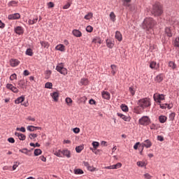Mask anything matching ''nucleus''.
<instances>
[{"label":"nucleus","instance_id":"nucleus-8","mask_svg":"<svg viewBox=\"0 0 179 179\" xmlns=\"http://www.w3.org/2000/svg\"><path fill=\"white\" fill-rule=\"evenodd\" d=\"M6 87L9 90H11V92H13V93H19V90L17 87L13 86L12 84H7Z\"/></svg>","mask_w":179,"mask_h":179},{"label":"nucleus","instance_id":"nucleus-59","mask_svg":"<svg viewBox=\"0 0 179 179\" xmlns=\"http://www.w3.org/2000/svg\"><path fill=\"white\" fill-rule=\"evenodd\" d=\"M129 90L131 94H132V96H134L135 94V90H134V88L132 87H130L129 88Z\"/></svg>","mask_w":179,"mask_h":179},{"label":"nucleus","instance_id":"nucleus-24","mask_svg":"<svg viewBox=\"0 0 179 179\" xmlns=\"http://www.w3.org/2000/svg\"><path fill=\"white\" fill-rule=\"evenodd\" d=\"M83 164L85 167H87V170H89L90 171H94V169L93 168V166H90L89 162H84Z\"/></svg>","mask_w":179,"mask_h":179},{"label":"nucleus","instance_id":"nucleus-16","mask_svg":"<svg viewBox=\"0 0 179 179\" xmlns=\"http://www.w3.org/2000/svg\"><path fill=\"white\" fill-rule=\"evenodd\" d=\"M115 37L116 40H117L119 41H122V34H121V32H120V31H117L115 32Z\"/></svg>","mask_w":179,"mask_h":179},{"label":"nucleus","instance_id":"nucleus-32","mask_svg":"<svg viewBox=\"0 0 179 179\" xmlns=\"http://www.w3.org/2000/svg\"><path fill=\"white\" fill-rule=\"evenodd\" d=\"M165 33L168 37H171L173 34H171V29L169 27L165 29Z\"/></svg>","mask_w":179,"mask_h":179},{"label":"nucleus","instance_id":"nucleus-37","mask_svg":"<svg viewBox=\"0 0 179 179\" xmlns=\"http://www.w3.org/2000/svg\"><path fill=\"white\" fill-rule=\"evenodd\" d=\"M26 55H29V57H33V50L31 48H28L25 52Z\"/></svg>","mask_w":179,"mask_h":179},{"label":"nucleus","instance_id":"nucleus-46","mask_svg":"<svg viewBox=\"0 0 179 179\" xmlns=\"http://www.w3.org/2000/svg\"><path fill=\"white\" fill-rule=\"evenodd\" d=\"M110 20H112V22H115V14L114 13V12L110 13Z\"/></svg>","mask_w":179,"mask_h":179},{"label":"nucleus","instance_id":"nucleus-50","mask_svg":"<svg viewBox=\"0 0 179 179\" xmlns=\"http://www.w3.org/2000/svg\"><path fill=\"white\" fill-rule=\"evenodd\" d=\"M72 99L67 97L66 98V103L68 104V106H71L72 105Z\"/></svg>","mask_w":179,"mask_h":179},{"label":"nucleus","instance_id":"nucleus-48","mask_svg":"<svg viewBox=\"0 0 179 179\" xmlns=\"http://www.w3.org/2000/svg\"><path fill=\"white\" fill-rule=\"evenodd\" d=\"M27 129L28 131H30V132H34V131H36V127L34 126H28Z\"/></svg>","mask_w":179,"mask_h":179},{"label":"nucleus","instance_id":"nucleus-64","mask_svg":"<svg viewBox=\"0 0 179 179\" xmlns=\"http://www.w3.org/2000/svg\"><path fill=\"white\" fill-rule=\"evenodd\" d=\"M48 8H54V3H52V2H49L48 3Z\"/></svg>","mask_w":179,"mask_h":179},{"label":"nucleus","instance_id":"nucleus-47","mask_svg":"<svg viewBox=\"0 0 179 179\" xmlns=\"http://www.w3.org/2000/svg\"><path fill=\"white\" fill-rule=\"evenodd\" d=\"M41 153H42V151L40 149H36L34 152V156H39V155H41Z\"/></svg>","mask_w":179,"mask_h":179},{"label":"nucleus","instance_id":"nucleus-2","mask_svg":"<svg viewBox=\"0 0 179 179\" xmlns=\"http://www.w3.org/2000/svg\"><path fill=\"white\" fill-rule=\"evenodd\" d=\"M151 13L154 16H162L163 15V6L160 3H155L152 6Z\"/></svg>","mask_w":179,"mask_h":179},{"label":"nucleus","instance_id":"nucleus-62","mask_svg":"<svg viewBox=\"0 0 179 179\" xmlns=\"http://www.w3.org/2000/svg\"><path fill=\"white\" fill-rule=\"evenodd\" d=\"M70 7H71V3H67L66 5H64L63 6V9H69Z\"/></svg>","mask_w":179,"mask_h":179},{"label":"nucleus","instance_id":"nucleus-28","mask_svg":"<svg viewBox=\"0 0 179 179\" xmlns=\"http://www.w3.org/2000/svg\"><path fill=\"white\" fill-rule=\"evenodd\" d=\"M110 68L112 69L111 73L114 76L115 75V73H117V66H115V64H112L110 66Z\"/></svg>","mask_w":179,"mask_h":179},{"label":"nucleus","instance_id":"nucleus-5","mask_svg":"<svg viewBox=\"0 0 179 179\" xmlns=\"http://www.w3.org/2000/svg\"><path fill=\"white\" fill-rule=\"evenodd\" d=\"M138 122L140 125H144L146 127L150 124V119L148 116H143L141 118L139 119Z\"/></svg>","mask_w":179,"mask_h":179},{"label":"nucleus","instance_id":"nucleus-35","mask_svg":"<svg viewBox=\"0 0 179 179\" xmlns=\"http://www.w3.org/2000/svg\"><path fill=\"white\" fill-rule=\"evenodd\" d=\"M38 20V17H36V18H34L33 20H29L28 23L29 24H34L37 23V21Z\"/></svg>","mask_w":179,"mask_h":179},{"label":"nucleus","instance_id":"nucleus-41","mask_svg":"<svg viewBox=\"0 0 179 179\" xmlns=\"http://www.w3.org/2000/svg\"><path fill=\"white\" fill-rule=\"evenodd\" d=\"M173 45L174 47H178V48H179V36L176 38V39L174 40Z\"/></svg>","mask_w":179,"mask_h":179},{"label":"nucleus","instance_id":"nucleus-54","mask_svg":"<svg viewBox=\"0 0 179 179\" xmlns=\"http://www.w3.org/2000/svg\"><path fill=\"white\" fill-rule=\"evenodd\" d=\"M15 79H17L16 73H13L10 76V80H15Z\"/></svg>","mask_w":179,"mask_h":179},{"label":"nucleus","instance_id":"nucleus-11","mask_svg":"<svg viewBox=\"0 0 179 179\" xmlns=\"http://www.w3.org/2000/svg\"><path fill=\"white\" fill-rule=\"evenodd\" d=\"M62 157H67V159H71V151L68 149L62 150Z\"/></svg>","mask_w":179,"mask_h":179},{"label":"nucleus","instance_id":"nucleus-52","mask_svg":"<svg viewBox=\"0 0 179 179\" xmlns=\"http://www.w3.org/2000/svg\"><path fill=\"white\" fill-rule=\"evenodd\" d=\"M174 118H176V113H171L169 115V120H170V121H174Z\"/></svg>","mask_w":179,"mask_h":179},{"label":"nucleus","instance_id":"nucleus-33","mask_svg":"<svg viewBox=\"0 0 179 179\" xmlns=\"http://www.w3.org/2000/svg\"><path fill=\"white\" fill-rule=\"evenodd\" d=\"M136 114H142L143 113V108H141V106H138L135 108Z\"/></svg>","mask_w":179,"mask_h":179},{"label":"nucleus","instance_id":"nucleus-60","mask_svg":"<svg viewBox=\"0 0 179 179\" xmlns=\"http://www.w3.org/2000/svg\"><path fill=\"white\" fill-rule=\"evenodd\" d=\"M144 178L145 179H152V176L149 173H145L144 174Z\"/></svg>","mask_w":179,"mask_h":179},{"label":"nucleus","instance_id":"nucleus-43","mask_svg":"<svg viewBox=\"0 0 179 179\" xmlns=\"http://www.w3.org/2000/svg\"><path fill=\"white\" fill-rule=\"evenodd\" d=\"M169 66H170V68H172V69H176V68H177V65H176V63H174V62H169Z\"/></svg>","mask_w":179,"mask_h":179},{"label":"nucleus","instance_id":"nucleus-44","mask_svg":"<svg viewBox=\"0 0 179 179\" xmlns=\"http://www.w3.org/2000/svg\"><path fill=\"white\" fill-rule=\"evenodd\" d=\"M18 86L20 89H23L24 87V81L22 80L18 81Z\"/></svg>","mask_w":179,"mask_h":179},{"label":"nucleus","instance_id":"nucleus-56","mask_svg":"<svg viewBox=\"0 0 179 179\" xmlns=\"http://www.w3.org/2000/svg\"><path fill=\"white\" fill-rule=\"evenodd\" d=\"M86 31L88 32V33H92V31H93V28L92 26L89 25L86 28Z\"/></svg>","mask_w":179,"mask_h":179},{"label":"nucleus","instance_id":"nucleus-55","mask_svg":"<svg viewBox=\"0 0 179 179\" xmlns=\"http://www.w3.org/2000/svg\"><path fill=\"white\" fill-rule=\"evenodd\" d=\"M122 166V164L121 163H117V164L113 165V170L120 169Z\"/></svg>","mask_w":179,"mask_h":179},{"label":"nucleus","instance_id":"nucleus-34","mask_svg":"<svg viewBox=\"0 0 179 179\" xmlns=\"http://www.w3.org/2000/svg\"><path fill=\"white\" fill-rule=\"evenodd\" d=\"M83 149H85V147L80 145L76 148V151L77 153H80V152H82Z\"/></svg>","mask_w":179,"mask_h":179},{"label":"nucleus","instance_id":"nucleus-25","mask_svg":"<svg viewBox=\"0 0 179 179\" xmlns=\"http://www.w3.org/2000/svg\"><path fill=\"white\" fill-rule=\"evenodd\" d=\"M102 97L106 100H108L110 99V93L108 92L103 91L102 92Z\"/></svg>","mask_w":179,"mask_h":179},{"label":"nucleus","instance_id":"nucleus-20","mask_svg":"<svg viewBox=\"0 0 179 179\" xmlns=\"http://www.w3.org/2000/svg\"><path fill=\"white\" fill-rule=\"evenodd\" d=\"M15 31L17 34H23L24 30L22 27H17L15 28Z\"/></svg>","mask_w":179,"mask_h":179},{"label":"nucleus","instance_id":"nucleus-61","mask_svg":"<svg viewBox=\"0 0 179 179\" xmlns=\"http://www.w3.org/2000/svg\"><path fill=\"white\" fill-rule=\"evenodd\" d=\"M74 134H79L80 132V129L76 127L73 129Z\"/></svg>","mask_w":179,"mask_h":179},{"label":"nucleus","instance_id":"nucleus-31","mask_svg":"<svg viewBox=\"0 0 179 179\" xmlns=\"http://www.w3.org/2000/svg\"><path fill=\"white\" fill-rule=\"evenodd\" d=\"M54 155L57 156V157H62V150H57L54 152Z\"/></svg>","mask_w":179,"mask_h":179},{"label":"nucleus","instance_id":"nucleus-51","mask_svg":"<svg viewBox=\"0 0 179 179\" xmlns=\"http://www.w3.org/2000/svg\"><path fill=\"white\" fill-rule=\"evenodd\" d=\"M45 87L46 89H52V83H46L45 84Z\"/></svg>","mask_w":179,"mask_h":179},{"label":"nucleus","instance_id":"nucleus-4","mask_svg":"<svg viewBox=\"0 0 179 179\" xmlns=\"http://www.w3.org/2000/svg\"><path fill=\"white\" fill-rule=\"evenodd\" d=\"M56 71H57V72H59V73H61L62 75H64V76L66 75H68V69L64 67V64L62 63L58 64L56 66Z\"/></svg>","mask_w":179,"mask_h":179},{"label":"nucleus","instance_id":"nucleus-21","mask_svg":"<svg viewBox=\"0 0 179 179\" xmlns=\"http://www.w3.org/2000/svg\"><path fill=\"white\" fill-rule=\"evenodd\" d=\"M106 45L108 48H113L114 47V42L111 39H106Z\"/></svg>","mask_w":179,"mask_h":179},{"label":"nucleus","instance_id":"nucleus-1","mask_svg":"<svg viewBox=\"0 0 179 179\" xmlns=\"http://www.w3.org/2000/svg\"><path fill=\"white\" fill-rule=\"evenodd\" d=\"M156 24V22L152 17H147L144 20L143 23V29L148 31L149 33H152L153 30V27Z\"/></svg>","mask_w":179,"mask_h":179},{"label":"nucleus","instance_id":"nucleus-7","mask_svg":"<svg viewBox=\"0 0 179 179\" xmlns=\"http://www.w3.org/2000/svg\"><path fill=\"white\" fill-rule=\"evenodd\" d=\"M141 146L143 148L142 150H143V148H151L152 147V141L150 140L147 139L143 143H141Z\"/></svg>","mask_w":179,"mask_h":179},{"label":"nucleus","instance_id":"nucleus-39","mask_svg":"<svg viewBox=\"0 0 179 179\" xmlns=\"http://www.w3.org/2000/svg\"><path fill=\"white\" fill-rule=\"evenodd\" d=\"M120 108L122 110V111H124V113H127V111H129L128 106L125 104H122L120 106Z\"/></svg>","mask_w":179,"mask_h":179},{"label":"nucleus","instance_id":"nucleus-10","mask_svg":"<svg viewBox=\"0 0 179 179\" xmlns=\"http://www.w3.org/2000/svg\"><path fill=\"white\" fill-rule=\"evenodd\" d=\"M117 117H120V118H122V120H123L124 121H126L127 122H129V121H131V117H128L120 113H117Z\"/></svg>","mask_w":179,"mask_h":179},{"label":"nucleus","instance_id":"nucleus-18","mask_svg":"<svg viewBox=\"0 0 179 179\" xmlns=\"http://www.w3.org/2000/svg\"><path fill=\"white\" fill-rule=\"evenodd\" d=\"M72 34L75 37H82V32L78 29H73Z\"/></svg>","mask_w":179,"mask_h":179},{"label":"nucleus","instance_id":"nucleus-49","mask_svg":"<svg viewBox=\"0 0 179 179\" xmlns=\"http://www.w3.org/2000/svg\"><path fill=\"white\" fill-rule=\"evenodd\" d=\"M81 85H86L87 83H89V80L87 78H83L80 81Z\"/></svg>","mask_w":179,"mask_h":179},{"label":"nucleus","instance_id":"nucleus-40","mask_svg":"<svg viewBox=\"0 0 179 179\" xmlns=\"http://www.w3.org/2000/svg\"><path fill=\"white\" fill-rule=\"evenodd\" d=\"M51 73H52V71H51V70H47L45 71V79H50Z\"/></svg>","mask_w":179,"mask_h":179},{"label":"nucleus","instance_id":"nucleus-38","mask_svg":"<svg viewBox=\"0 0 179 179\" xmlns=\"http://www.w3.org/2000/svg\"><path fill=\"white\" fill-rule=\"evenodd\" d=\"M92 43H94V44H96L97 43L99 44H101V39H100L99 37H95L93 38Z\"/></svg>","mask_w":179,"mask_h":179},{"label":"nucleus","instance_id":"nucleus-3","mask_svg":"<svg viewBox=\"0 0 179 179\" xmlns=\"http://www.w3.org/2000/svg\"><path fill=\"white\" fill-rule=\"evenodd\" d=\"M138 105L140 108H143V110H145V108H147V107H150V106H152V103H150V99H141L138 100Z\"/></svg>","mask_w":179,"mask_h":179},{"label":"nucleus","instance_id":"nucleus-12","mask_svg":"<svg viewBox=\"0 0 179 179\" xmlns=\"http://www.w3.org/2000/svg\"><path fill=\"white\" fill-rule=\"evenodd\" d=\"M8 19L10 20H16V19H20V14L17 13L14 14H10L8 15Z\"/></svg>","mask_w":179,"mask_h":179},{"label":"nucleus","instance_id":"nucleus-22","mask_svg":"<svg viewBox=\"0 0 179 179\" xmlns=\"http://www.w3.org/2000/svg\"><path fill=\"white\" fill-rule=\"evenodd\" d=\"M136 164L138 167H146V166H148V162L145 161H139L137 162Z\"/></svg>","mask_w":179,"mask_h":179},{"label":"nucleus","instance_id":"nucleus-58","mask_svg":"<svg viewBox=\"0 0 179 179\" xmlns=\"http://www.w3.org/2000/svg\"><path fill=\"white\" fill-rule=\"evenodd\" d=\"M17 1H12L8 3V6H15V5H17Z\"/></svg>","mask_w":179,"mask_h":179},{"label":"nucleus","instance_id":"nucleus-23","mask_svg":"<svg viewBox=\"0 0 179 179\" xmlns=\"http://www.w3.org/2000/svg\"><path fill=\"white\" fill-rule=\"evenodd\" d=\"M164 79L163 74H159L156 76L155 78V82H157L158 83H160V82H162Z\"/></svg>","mask_w":179,"mask_h":179},{"label":"nucleus","instance_id":"nucleus-14","mask_svg":"<svg viewBox=\"0 0 179 179\" xmlns=\"http://www.w3.org/2000/svg\"><path fill=\"white\" fill-rule=\"evenodd\" d=\"M55 50L57 51H61L62 52H65V45L59 44L55 47Z\"/></svg>","mask_w":179,"mask_h":179},{"label":"nucleus","instance_id":"nucleus-45","mask_svg":"<svg viewBox=\"0 0 179 179\" xmlns=\"http://www.w3.org/2000/svg\"><path fill=\"white\" fill-rule=\"evenodd\" d=\"M74 173L75 174H83V171L80 169H74Z\"/></svg>","mask_w":179,"mask_h":179},{"label":"nucleus","instance_id":"nucleus-30","mask_svg":"<svg viewBox=\"0 0 179 179\" xmlns=\"http://www.w3.org/2000/svg\"><path fill=\"white\" fill-rule=\"evenodd\" d=\"M159 122H161V124H164V122H166V121H167V117L164 116V115H161L159 117Z\"/></svg>","mask_w":179,"mask_h":179},{"label":"nucleus","instance_id":"nucleus-26","mask_svg":"<svg viewBox=\"0 0 179 179\" xmlns=\"http://www.w3.org/2000/svg\"><path fill=\"white\" fill-rule=\"evenodd\" d=\"M24 101V96H22L18 97L15 101V104H20V103H23Z\"/></svg>","mask_w":179,"mask_h":179},{"label":"nucleus","instance_id":"nucleus-36","mask_svg":"<svg viewBox=\"0 0 179 179\" xmlns=\"http://www.w3.org/2000/svg\"><path fill=\"white\" fill-rule=\"evenodd\" d=\"M150 68H151V69H156L157 68V64L156 62H151L150 64Z\"/></svg>","mask_w":179,"mask_h":179},{"label":"nucleus","instance_id":"nucleus-17","mask_svg":"<svg viewBox=\"0 0 179 179\" xmlns=\"http://www.w3.org/2000/svg\"><path fill=\"white\" fill-rule=\"evenodd\" d=\"M15 136H17L20 141H24L26 139V136L22 133L15 132Z\"/></svg>","mask_w":179,"mask_h":179},{"label":"nucleus","instance_id":"nucleus-19","mask_svg":"<svg viewBox=\"0 0 179 179\" xmlns=\"http://www.w3.org/2000/svg\"><path fill=\"white\" fill-rule=\"evenodd\" d=\"M51 96L55 101H58V99L59 98V94L57 92H55L51 94Z\"/></svg>","mask_w":179,"mask_h":179},{"label":"nucleus","instance_id":"nucleus-53","mask_svg":"<svg viewBox=\"0 0 179 179\" xmlns=\"http://www.w3.org/2000/svg\"><path fill=\"white\" fill-rule=\"evenodd\" d=\"M29 138H30L31 140L36 139V138H37V134H30L29 135Z\"/></svg>","mask_w":179,"mask_h":179},{"label":"nucleus","instance_id":"nucleus-27","mask_svg":"<svg viewBox=\"0 0 179 179\" xmlns=\"http://www.w3.org/2000/svg\"><path fill=\"white\" fill-rule=\"evenodd\" d=\"M131 2H132V0H123V6L129 8V6H131Z\"/></svg>","mask_w":179,"mask_h":179},{"label":"nucleus","instance_id":"nucleus-6","mask_svg":"<svg viewBox=\"0 0 179 179\" xmlns=\"http://www.w3.org/2000/svg\"><path fill=\"white\" fill-rule=\"evenodd\" d=\"M153 99L155 101H157V103H162V101L164 100L165 96L163 94H155L153 96Z\"/></svg>","mask_w":179,"mask_h":179},{"label":"nucleus","instance_id":"nucleus-29","mask_svg":"<svg viewBox=\"0 0 179 179\" xmlns=\"http://www.w3.org/2000/svg\"><path fill=\"white\" fill-rule=\"evenodd\" d=\"M40 43L41 46L43 47V48H48V47H50V43H48V42L47 41H41Z\"/></svg>","mask_w":179,"mask_h":179},{"label":"nucleus","instance_id":"nucleus-9","mask_svg":"<svg viewBox=\"0 0 179 179\" xmlns=\"http://www.w3.org/2000/svg\"><path fill=\"white\" fill-rule=\"evenodd\" d=\"M159 107L162 110H164L166 108H168L169 110H171L173 108V104L172 103H159Z\"/></svg>","mask_w":179,"mask_h":179},{"label":"nucleus","instance_id":"nucleus-42","mask_svg":"<svg viewBox=\"0 0 179 179\" xmlns=\"http://www.w3.org/2000/svg\"><path fill=\"white\" fill-rule=\"evenodd\" d=\"M92 17H93V13H89L84 17V19H86V20H90V19H92Z\"/></svg>","mask_w":179,"mask_h":179},{"label":"nucleus","instance_id":"nucleus-63","mask_svg":"<svg viewBox=\"0 0 179 179\" xmlns=\"http://www.w3.org/2000/svg\"><path fill=\"white\" fill-rule=\"evenodd\" d=\"M27 120L28 121H32L33 122H34V121H36V119L34 117H31V116H29Z\"/></svg>","mask_w":179,"mask_h":179},{"label":"nucleus","instance_id":"nucleus-13","mask_svg":"<svg viewBox=\"0 0 179 179\" xmlns=\"http://www.w3.org/2000/svg\"><path fill=\"white\" fill-rule=\"evenodd\" d=\"M20 64V62L16 59H11L10 60V66L15 67L17 66Z\"/></svg>","mask_w":179,"mask_h":179},{"label":"nucleus","instance_id":"nucleus-57","mask_svg":"<svg viewBox=\"0 0 179 179\" xmlns=\"http://www.w3.org/2000/svg\"><path fill=\"white\" fill-rule=\"evenodd\" d=\"M99 145L100 144L97 141H94L92 143V146H93V148H94V149H97V147L99 146Z\"/></svg>","mask_w":179,"mask_h":179},{"label":"nucleus","instance_id":"nucleus-15","mask_svg":"<svg viewBox=\"0 0 179 179\" xmlns=\"http://www.w3.org/2000/svg\"><path fill=\"white\" fill-rule=\"evenodd\" d=\"M19 152L24 153V155H27V156H31V151L29 150L27 148L20 150Z\"/></svg>","mask_w":179,"mask_h":179}]
</instances>
